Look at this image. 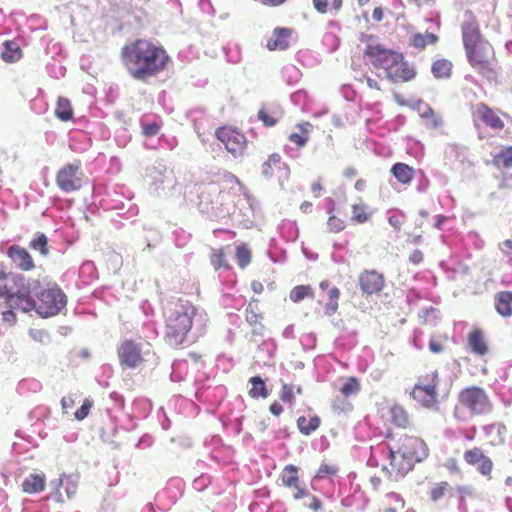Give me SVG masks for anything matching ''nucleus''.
I'll use <instances>...</instances> for the list:
<instances>
[{"label": "nucleus", "mask_w": 512, "mask_h": 512, "mask_svg": "<svg viewBox=\"0 0 512 512\" xmlns=\"http://www.w3.org/2000/svg\"><path fill=\"white\" fill-rule=\"evenodd\" d=\"M420 117L424 120L425 127L428 129L437 130L444 124L442 116L428 105L420 112Z\"/></svg>", "instance_id": "b1692460"}, {"label": "nucleus", "mask_w": 512, "mask_h": 512, "mask_svg": "<svg viewBox=\"0 0 512 512\" xmlns=\"http://www.w3.org/2000/svg\"><path fill=\"white\" fill-rule=\"evenodd\" d=\"M249 383L252 385L249 390V396L253 399L267 398L269 396L268 389L266 388L265 382L259 376H254L249 379Z\"/></svg>", "instance_id": "72a5a7b5"}, {"label": "nucleus", "mask_w": 512, "mask_h": 512, "mask_svg": "<svg viewBox=\"0 0 512 512\" xmlns=\"http://www.w3.org/2000/svg\"><path fill=\"white\" fill-rule=\"evenodd\" d=\"M93 405H94L93 400H91L90 398H86L83 401L81 407L75 411V413H74L75 419L78 421L84 420L89 415L90 410L93 407Z\"/></svg>", "instance_id": "49530a36"}, {"label": "nucleus", "mask_w": 512, "mask_h": 512, "mask_svg": "<svg viewBox=\"0 0 512 512\" xmlns=\"http://www.w3.org/2000/svg\"><path fill=\"white\" fill-rule=\"evenodd\" d=\"M289 166L278 153H272L261 165V175L267 180L286 179L289 176Z\"/></svg>", "instance_id": "2eb2a0df"}, {"label": "nucleus", "mask_w": 512, "mask_h": 512, "mask_svg": "<svg viewBox=\"0 0 512 512\" xmlns=\"http://www.w3.org/2000/svg\"><path fill=\"white\" fill-rule=\"evenodd\" d=\"M1 57L7 63H14L22 58V50L15 41L8 40L3 43Z\"/></svg>", "instance_id": "a878e982"}, {"label": "nucleus", "mask_w": 512, "mask_h": 512, "mask_svg": "<svg viewBox=\"0 0 512 512\" xmlns=\"http://www.w3.org/2000/svg\"><path fill=\"white\" fill-rule=\"evenodd\" d=\"M296 489V492L294 493L293 495V498L295 500H299V499H302L304 497H310L311 498V494L309 493V491L304 488V487H301L299 484L297 485V487H294Z\"/></svg>", "instance_id": "052dcab7"}, {"label": "nucleus", "mask_w": 512, "mask_h": 512, "mask_svg": "<svg viewBox=\"0 0 512 512\" xmlns=\"http://www.w3.org/2000/svg\"><path fill=\"white\" fill-rule=\"evenodd\" d=\"M142 133L146 137H152L158 134L161 128V124L157 122L152 123H142Z\"/></svg>", "instance_id": "8fccbe9b"}, {"label": "nucleus", "mask_w": 512, "mask_h": 512, "mask_svg": "<svg viewBox=\"0 0 512 512\" xmlns=\"http://www.w3.org/2000/svg\"><path fill=\"white\" fill-rule=\"evenodd\" d=\"M358 285L363 295L379 294L385 286V277L374 269L364 270L359 274Z\"/></svg>", "instance_id": "dca6fc26"}, {"label": "nucleus", "mask_w": 512, "mask_h": 512, "mask_svg": "<svg viewBox=\"0 0 512 512\" xmlns=\"http://www.w3.org/2000/svg\"><path fill=\"white\" fill-rule=\"evenodd\" d=\"M195 315L192 302L177 299L171 303L165 317V340L169 345L178 347L185 343Z\"/></svg>", "instance_id": "20e7f679"}, {"label": "nucleus", "mask_w": 512, "mask_h": 512, "mask_svg": "<svg viewBox=\"0 0 512 512\" xmlns=\"http://www.w3.org/2000/svg\"><path fill=\"white\" fill-rule=\"evenodd\" d=\"M468 346L472 353L484 356L489 352L485 332L480 328L473 329L467 337Z\"/></svg>", "instance_id": "6ab92c4d"}, {"label": "nucleus", "mask_w": 512, "mask_h": 512, "mask_svg": "<svg viewBox=\"0 0 512 512\" xmlns=\"http://www.w3.org/2000/svg\"><path fill=\"white\" fill-rule=\"evenodd\" d=\"M499 187L512 190V173H503Z\"/></svg>", "instance_id": "4d7b16f0"}, {"label": "nucleus", "mask_w": 512, "mask_h": 512, "mask_svg": "<svg viewBox=\"0 0 512 512\" xmlns=\"http://www.w3.org/2000/svg\"><path fill=\"white\" fill-rule=\"evenodd\" d=\"M423 259H424V255H423L422 251H420V250L413 251L409 257V260L413 264H419L423 261Z\"/></svg>", "instance_id": "680f3d73"}, {"label": "nucleus", "mask_w": 512, "mask_h": 512, "mask_svg": "<svg viewBox=\"0 0 512 512\" xmlns=\"http://www.w3.org/2000/svg\"><path fill=\"white\" fill-rule=\"evenodd\" d=\"M299 132H293L289 135L288 139L297 147H304L309 141L310 129L312 124L310 122H303L297 125Z\"/></svg>", "instance_id": "bb28decb"}, {"label": "nucleus", "mask_w": 512, "mask_h": 512, "mask_svg": "<svg viewBox=\"0 0 512 512\" xmlns=\"http://www.w3.org/2000/svg\"><path fill=\"white\" fill-rule=\"evenodd\" d=\"M210 262L215 270H219L221 268L228 269L230 266L227 260L226 248L222 247L214 249L210 256Z\"/></svg>", "instance_id": "4c0bfd02"}, {"label": "nucleus", "mask_w": 512, "mask_h": 512, "mask_svg": "<svg viewBox=\"0 0 512 512\" xmlns=\"http://www.w3.org/2000/svg\"><path fill=\"white\" fill-rule=\"evenodd\" d=\"M215 137L234 158L243 157L249 141L242 130L232 125H223L215 130Z\"/></svg>", "instance_id": "1a4fd4ad"}, {"label": "nucleus", "mask_w": 512, "mask_h": 512, "mask_svg": "<svg viewBox=\"0 0 512 512\" xmlns=\"http://www.w3.org/2000/svg\"><path fill=\"white\" fill-rule=\"evenodd\" d=\"M29 247L38 251L40 255L46 257L49 255L48 238L44 233H38L29 243Z\"/></svg>", "instance_id": "58836bf2"}, {"label": "nucleus", "mask_w": 512, "mask_h": 512, "mask_svg": "<svg viewBox=\"0 0 512 512\" xmlns=\"http://www.w3.org/2000/svg\"><path fill=\"white\" fill-rule=\"evenodd\" d=\"M439 374L432 370L421 374L413 386L410 396L422 407L436 409L439 404L438 387Z\"/></svg>", "instance_id": "6e6552de"}, {"label": "nucleus", "mask_w": 512, "mask_h": 512, "mask_svg": "<svg viewBox=\"0 0 512 512\" xmlns=\"http://www.w3.org/2000/svg\"><path fill=\"white\" fill-rule=\"evenodd\" d=\"M29 335L38 342H43L47 337V334L44 330L41 329H31L29 331Z\"/></svg>", "instance_id": "13d9d810"}, {"label": "nucleus", "mask_w": 512, "mask_h": 512, "mask_svg": "<svg viewBox=\"0 0 512 512\" xmlns=\"http://www.w3.org/2000/svg\"><path fill=\"white\" fill-rule=\"evenodd\" d=\"M472 118L475 126L483 123L495 131H500L505 127L504 121L499 116V110L493 109L483 102L477 103L474 106Z\"/></svg>", "instance_id": "4468645a"}, {"label": "nucleus", "mask_w": 512, "mask_h": 512, "mask_svg": "<svg viewBox=\"0 0 512 512\" xmlns=\"http://www.w3.org/2000/svg\"><path fill=\"white\" fill-rule=\"evenodd\" d=\"M258 119L266 126L273 127L277 124V119L266 109H260L258 111Z\"/></svg>", "instance_id": "de8ad7c7"}, {"label": "nucleus", "mask_w": 512, "mask_h": 512, "mask_svg": "<svg viewBox=\"0 0 512 512\" xmlns=\"http://www.w3.org/2000/svg\"><path fill=\"white\" fill-rule=\"evenodd\" d=\"M119 364L123 368L136 369L145 362L141 344L134 340H124L117 348Z\"/></svg>", "instance_id": "f8f14e48"}, {"label": "nucleus", "mask_w": 512, "mask_h": 512, "mask_svg": "<svg viewBox=\"0 0 512 512\" xmlns=\"http://www.w3.org/2000/svg\"><path fill=\"white\" fill-rule=\"evenodd\" d=\"M75 405V400L72 395L64 396L61 399V406L63 412L66 413L68 409L72 408Z\"/></svg>", "instance_id": "bf43d9fd"}, {"label": "nucleus", "mask_w": 512, "mask_h": 512, "mask_svg": "<svg viewBox=\"0 0 512 512\" xmlns=\"http://www.w3.org/2000/svg\"><path fill=\"white\" fill-rule=\"evenodd\" d=\"M450 490H452V487L447 481H441L439 483H436L429 491V497L430 500L433 502H438L441 500Z\"/></svg>", "instance_id": "a19ab883"}, {"label": "nucleus", "mask_w": 512, "mask_h": 512, "mask_svg": "<svg viewBox=\"0 0 512 512\" xmlns=\"http://www.w3.org/2000/svg\"><path fill=\"white\" fill-rule=\"evenodd\" d=\"M444 340H447V337H431L429 341V349L432 353H441L444 350Z\"/></svg>", "instance_id": "09e8293b"}, {"label": "nucleus", "mask_w": 512, "mask_h": 512, "mask_svg": "<svg viewBox=\"0 0 512 512\" xmlns=\"http://www.w3.org/2000/svg\"><path fill=\"white\" fill-rule=\"evenodd\" d=\"M314 290L310 285H298L295 286L289 294V298L292 302L298 303L304 298H313Z\"/></svg>", "instance_id": "e433bc0d"}, {"label": "nucleus", "mask_w": 512, "mask_h": 512, "mask_svg": "<svg viewBox=\"0 0 512 512\" xmlns=\"http://www.w3.org/2000/svg\"><path fill=\"white\" fill-rule=\"evenodd\" d=\"M283 486L287 488L297 487L300 483L299 469L295 465H286L280 475Z\"/></svg>", "instance_id": "c85d7f7f"}, {"label": "nucleus", "mask_w": 512, "mask_h": 512, "mask_svg": "<svg viewBox=\"0 0 512 512\" xmlns=\"http://www.w3.org/2000/svg\"><path fill=\"white\" fill-rule=\"evenodd\" d=\"M56 185L65 193L80 190L85 182V175L81 169V161L75 160L62 166L56 173Z\"/></svg>", "instance_id": "9b49d317"}, {"label": "nucleus", "mask_w": 512, "mask_h": 512, "mask_svg": "<svg viewBox=\"0 0 512 512\" xmlns=\"http://www.w3.org/2000/svg\"><path fill=\"white\" fill-rule=\"evenodd\" d=\"M364 58L377 70H384L391 82H407L415 77V72L404 61L402 53L385 48L380 44H368Z\"/></svg>", "instance_id": "7ed1b4c3"}, {"label": "nucleus", "mask_w": 512, "mask_h": 512, "mask_svg": "<svg viewBox=\"0 0 512 512\" xmlns=\"http://www.w3.org/2000/svg\"><path fill=\"white\" fill-rule=\"evenodd\" d=\"M280 399L285 402L292 404L294 401V392H293V386L289 384H283L280 394Z\"/></svg>", "instance_id": "3c124183"}, {"label": "nucleus", "mask_w": 512, "mask_h": 512, "mask_svg": "<svg viewBox=\"0 0 512 512\" xmlns=\"http://www.w3.org/2000/svg\"><path fill=\"white\" fill-rule=\"evenodd\" d=\"M40 286L39 280L29 281L18 273H8L0 268V298L11 308H19L23 312L32 310L30 289Z\"/></svg>", "instance_id": "39448f33"}, {"label": "nucleus", "mask_w": 512, "mask_h": 512, "mask_svg": "<svg viewBox=\"0 0 512 512\" xmlns=\"http://www.w3.org/2000/svg\"><path fill=\"white\" fill-rule=\"evenodd\" d=\"M235 256L237 263L241 268H245L251 262V251L244 243L236 247Z\"/></svg>", "instance_id": "37998d69"}, {"label": "nucleus", "mask_w": 512, "mask_h": 512, "mask_svg": "<svg viewBox=\"0 0 512 512\" xmlns=\"http://www.w3.org/2000/svg\"><path fill=\"white\" fill-rule=\"evenodd\" d=\"M444 466L452 474H458L461 471L460 470V466H459V462L454 457L448 458L446 460Z\"/></svg>", "instance_id": "5fc2aeb1"}, {"label": "nucleus", "mask_w": 512, "mask_h": 512, "mask_svg": "<svg viewBox=\"0 0 512 512\" xmlns=\"http://www.w3.org/2000/svg\"><path fill=\"white\" fill-rule=\"evenodd\" d=\"M30 300L33 304L32 310L35 309L43 317L58 314L66 305V295L57 287L42 290L37 301L30 295Z\"/></svg>", "instance_id": "9d476101"}, {"label": "nucleus", "mask_w": 512, "mask_h": 512, "mask_svg": "<svg viewBox=\"0 0 512 512\" xmlns=\"http://www.w3.org/2000/svg\"><path fill=\"white\" fill-rule=\"evenodd\" d=\"M493 409L486 391L479 386H468L459 391L453 409V417L457 421H466L469 417L489 414Z\"/></svg>", "instance_id": "0eeeda50"}, {"label": "nucleus", "mask_w": 512, "mask_h": 512, "mask_svg": "<svg viewBox=\"0 0 512 512\" xmlns=\"http://www.w3.org/2000/svg\"><path fill=\"white\" fill-rule=\"evenodd\" d=\"M388 223L397 231L401 230L402 222L396 215H391L388 218Z\"/></svg>", "instance_id": "69168bd1"}, {"label": "nucleus", "mask_w": 512, "mask_h": 512, "mask_svg": "<svg viewBox=\"0 0 512 512\" xmlns=\"http://www.w3.org/2000/svg\"><path fill=\"white\" fill-rule=\"evenodd\" d=\"M339 471V468L335 464L322 463L316 472L315 478L324 479L326 477L335 476Z\"/></svg>", "instance_id": "a18cd8bd"}, {"label": "nucleus", "mask_w": 512, "mask_h": 512, "mask_svg": "<svg viewBox=\"0 0 512 512\" xmlns=\"http://www.w3.org/2000/svg\"><path fill=\"white\" fill-rule=\"evenodd\" d=\"M294 35L295 31L292 28L277 27L273 30L272 35L267 39L266 48L269 51L287 50L291 45Z\"/></svg>", "instance_id": "f3484780"}, {"label": "nucleus", "mask_w": 512, "mask_h": 512, "mask_svg": "<svg viewBox=\"0 0 512 512\" xmlns=\"http://www.w3.org/2000/svg\"><path fill=\"white\" fill-rule=\"evenodd\" d=\"M340 290L334 286L330 288L328 292V302L323 307V313L325 316H333L337 313L339 309V298H340Z\"/></svg>", "instance_id": "2f4dec72"}, {"label": "nucleus", "mask_w": 512, "mask_h": 512, "mask_svg": "<svg viewBox=\"0 0 512 512\" xmlns=\"http://www.w3.org/2000/svg\"><path fill=\"white\" fill-rule=\"evenodd\" d=\"M334 209L329 211V217L327 220V230L329 233H340L346 227L345 220L336 216L333 213Z\"/></svg>", "instance_id": "79ce46f5"}, {"label": "nucleus", "mask_w": 512, "mask_h": 512, "mask_svg": "<svg viewBox=\"0 0 512 512\" xmlns=\"http://www.w3.org/2000/svg\"><path fill=\"white\" fill-rule=\"evenodd\" d=\"M342 174H343V177L346 179H353L357 176L358 172H357L356 168H354V167H346L343 170Z\"/></svg>", "instance_id": "338daca9"}, {"label": "nucleus", "mask_w": 512, "mask_h": 512, "mask_svg": "<svg viewBox=\"0 0 512 512\" xmlns=\"http://www.w3.org/2000/svg\"><path fill=\"white\" fill-rule=\"evenodd\" d=\"M501 250L512 260V240H505L501 245Z\"/></svg>", "instance_id": "e2e57ef3"}, {"label": "nucleus", "mask_w": 512, "mask_h": 512, "mask_svg": "<svg viewBox=\"0 0 512 512\" xmlns=\"http://www.w3.org/2000/svg\"><path fill=\"white\" fill-rule=\"evenodd\" d=\"M428 453L429 449L421 438L405 434L399 438L397 447L389 450L391 468L398 475L405 476Z\"/></svg>", "instance_id": "423d86ee"}, {"label": "nucleus", "mask_w": 512, "mask_h": 512, "mask_svg": "<svg viewBox=\"0 0 512 512\" xmlns=\"http://www.w3.org/2000/svg\"><path fill=\"white\" fill-rule=\"evenodd\" d=\"M352 216L351 219L355 223L363 224L370 220L372 216V211L369 210V207L364 202L356 203L351 206Z\"/></svg>", "instance_id": "c756f323"}, {"label": "nucleus", "mask_w": 512, "mask_h": 512, "mask_svg": "<svg viewBox=\"0 0 512 512\" xmlns=\"http://www.w3.org/2000/svg\"><path fill=\"white\" fill-rule=\"evenodd\" d=\"M494 307L496 312L504 317H512V291H499L494 296Z\"/></svg>", "instance_id": "aec40b11"}, {"label": "nucleus", "mask_w": 512, "mask_h": 512, "mask_svg": "<svg viewBox=\"0 0 512 512\" xmlns=\"http://www.w3.org/2000/svg\"><path fill=\"white\" fill-rule=\"evenodd\" d=\"M7 256L20 271L28 272L35 268V262L30 253L19 245L9 246Z\"/></svg>", "instance_id": "a211bd4d"}, {"label": "nucleus", "mask_w": 512, "mask_h": 512, "mask_svg": "<svg viewBox=\"0 0 512 512\" xmlns=\"http://www.w3.org/2000/svg\"><path fill=\"white\" fill-rule=\"evenodd\" d=\"M390 421L399 428H409L411 420L408 412L400 404H393L389 409Z\"/></svg>", "instance_id": "4be33fe9"}, {"label": "nucleus", "mask_w": 512, "mask_h": 512, "mask_svg": "<svg viewBox=\"0 0 512 512\" xmlns=\"http://www.w3.org/2000/svg\"><path fill=\"white\" fill-rule=\"evenodd\" d=\"M55 116L61 121H70L73 118V108L69 99L59 97L55 108Z\"/></svg>", "instance_id": "7c9ffc66"}, {"label": "nucleus", "mask_w": 512, "mask_h": 512, "mask_svg": "<svg viewBox=\"0 0 512 512\" xmlns=\"http://www.w3.org/2000/svg\"><path fill=\"white\" fill-rule=\"evenodd\" d=\"M320 423L321 420L318 416H312L310 418L300 416L297 419V427L299 431L304 435H310L312 432L317 430L320 426Z\"/></svg>", "instance_id": "473e14b6"}, {"label": "nucleus", "mask_w": 512, "mask_h": 512, "mask_svg": "<svg viewBox=\"0 0 512 512\" xmlns=\"http://www.w3.org/2000/svg\"><path fill=\"white\" fill-rule=\"evenodd\" d=\"M361 390V385L359 380L354 377L350 376L345 379L344 384L340 388V393L345 397L348 398L350 396H354L359 393Z\"/></svg>", "instance_id": "ea45409f"}, {"label": "nucleus", "mask_w": 512, "mask_h": 512, "mask_svg": "<svg viewBox=\"0 0 512 512\" xmlns=\"http://www.w3.org/2000/svg\"><path fill=\"white\" fill-rule=\"evenodd\" d=\"M8 307H9V309L2 312V320L5 323H7L8 325L12 326L16 323L17 317L13 311L15 308H11L10 306H8ZM17 309L20 310L19 308H17Z\"/></svg>", "instance_id": "603ef678"}, {"label": "nucleus", "mask_w": 512, "mask_h": 512, "mask_svg": "<svg viewBox=\"0 0 512 512\" xmlns=\"http://www.w3.org/2000/svg\"><path fill=\"white\" fill-rule=\"evenodd\" d=\"M245 318L250 325L261 324L263 315L260 312L257 300H252L249 302L245 311Z\"/></svg>", "instance_id": "c9c22d12"}, {"label": "nucleus", "mask_w": 512, "mask_h": 512, "mask_svg": "<svg viewBox=\"0 0 512 512\" xmlns=\"http://www.w3.org/2000/svg\"><path fill=\"white\" fill-rule=\"evenodd\" d=\"M329 0H313V6L319 13L328 12ZM332 9L335 11L340 10L342 7V0H331Z\"/></svg>", "instance_id": "c03bdc74"}, {"label": "nucleus", "mask_w": 512, "mask_h": 512, "mask_svg": "<svg viewBox=\"0 0 512 512\" xmlns=\"http://www.w3.org/2000/svg\"><path fill=\"white\" fill-rule=\"evenodd\" d=\"M463 459L467 465L475 468L482 476L487 479L492 478L494 462L482 448L473 446L466 449L463 453Z\"/></svg>", "instance_id": "ddd939ff"}, {"label": "nucleus", "mask_w": 512, "mask_h": 512, "mask_svg": "<svg viewBox=\"0 0 512 512\" xmlns=\"http://www.w3.org/2000/svg\"><path fill=\"white\" fill-rule=\"evenodd\" d=\"M390 171L396 180L403 185L410 184L415 176V170L402 162L395 163Z\"/></svg>", "instance_id": "5701e85b"}, {"label": "nucleus", "mask_w": 512, "mask_h": 512, "mask_svg": "<svg viewBox=\"0 0 512 512\" xmlns=\"http://www.w3.org/2000/svg\"><path fill=\"white\" fill-rule=\"evenodd\" d=\"M491 163L497 169H511L512 146H505L499 152L493 154Z\"/></svg>", "instance_id": "393cba45"}, {"label": "nucleus", "mask_w": 512, "mask_h": 512, "mask_svg": "<svg viewBox=\"0 0 512 512\" xmlns=\"http://www.w3.org/2000/svg\"><path fill=\"white\" fill-rule=\"evenodd\" d=\"M269 410L273 415L279 416L283 412V407L278 402H273L270 405Z\"/></svg>", "instance_id": "774afa93"}, {"label": "nucleus", "mask_w": 512, "mask_h": 512, "mask_svg": "<svg viewBox=\"0 0 512 512\" xmlns=\"http://www.w3.org/2000/svg\"><path fill=\"white\" fill-rule=\"evenodd\" d=\"M465 16L461 32L467 60L479 74L493 78L496 75L494 48L484 39L476 16L470 11Z\"/></svg>", "instance_id": "f03ea898"}, {"label": "nucleus", "mask_w": 512, "mask_h": 512, "mask_svg": "<svg viewBox=\"0 0 512 512\" xmlns=\"http://www.w3.org/2000/svg\"><path fill=\"white\" fill-rule=\"evenodd\" d=\"M46 486V478L43 473L30 474L22 482V491L27 494L42 492Z\"/></svg>", "instance_id": "412c9836"}, {"label": "nucleus", "mask_w": 512, "mask_h": 512, "mask_svg": "<svg viewBox=\"0 0 512 512\" xmlns=\"http://www.w3.org/2000/svg\"><path fill=\"white\" fill-rule=\"evenodd\" d=\"M310 190H311L312 195L315 198H319L324 191V185H323L322 181L319 179V180L311 183Z\"/></svg>", "instance_id": "6e6d98bb"}, {"label": "nucleus", "mask_w": 512, "mask_h": 512, "mask_svg": "<svg viewBox=\"0 0 512 512\" xmlns=\"http://www.w3.org/2000/svg\"><path fill=\"white\" fill-rule=\"evenodd\" d=\"M308 508L311 509L313 512H333L331 510H324L323 502L316 496H311V501L308 505Z\"/></svg>", "instance_id": "864d4df0"}, {"label": "nucleus", "mask_w": 512, "mask_h": 512, "mask_svg": "<svg viewBox=\"0 0 512 512\" xmlns=\"http://www.w3.org/2000/svg\"><path fill=\"white\" fill-rule=\"evenodd\" d=\"M120 60L133 79L147 81L164 72L171 58L160 43L138 38L121 48Z\"/></svg>", "instance_id": "f257e3e1"}, {"label": "nucleus", "mask_w": 512, "mask_h": 512, "mask_svg": "<svg viewBox=\"0 0 512 512\" xmlns=\"http://www.w3.org/2000/svg\"><path fill=\"white\" fill-rule=\"evenodd\" d=\"M505 427L503 425H497V424H489L483 427V430L485 433L489 434L493 431H497L498 434H501V431L504 430Z\"/></svg>", "instance_id": "0e129e2a"}, {"label": "nucleus", "mask_w": 512, "mask_h": 512, "mask_svg": "<svg viewBox=\"0 0 512 512\" xmlns=\"http://www.w3.org/2000/svg\"><path fill=\"white\" fill-rule=\"evenodd\" d=\"M438 40L439 37L434 33H416L411 39V44L417 49H424L427 45L436 44Z\"/></svg>", "instance_id": "f704fd0d"}, {"label": "nucleus", "mask_w": 512, "mask_h": 512, "mask_svg": "<svg viewBox=\"0 0 512 512\" xmlns=\"http://www.w3.org/2000/svg\"><path fill=\"white\" fill-rule=\"evenodd\" d=\"M431 71L437 79H448L452 75L453 63L448 59H437L433 62Z\"/></svg>", "instance_id": "cd10ccee"}]
</instances>
